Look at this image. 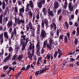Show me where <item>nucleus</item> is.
<instances>
[{
    "label": "nucleus",
    "mask_w": 79,
    "mask_h": 79,
    "mask_svg": "<svg viewBox=\"0 0 79 79\" xmlns=\"http://www.w3.org/2000/svg\"><path fill=\"white\" fill-rule=\"evenodd\" d=\"M37 44L36 45V53L38 56L40 55V50L41 48V47L40 46V42H39V40L37 38Z\"/></svg>",
    "instance_id": "nucleus-1"
},
{
    "label": "nucleus",
    "mask_w": 79,
    "mask_h": 79,
    "mask_svg": "<svg viewBox=\"0 0 79 79\" xmlns=\"http://www.w3.org/2000/svg\"><path fill=\"white\" fill-rule=\"evenodd\" d=\"M28 39H29V38H27L25 42V40L20 41V44L21 45H23L22 49L23 51H24V50L26 49V45L27 44V43H28V40H29Z\"/></svg>",
    "instance_id": "nucleus-2"
},
{
    "label": "nucleus",
    "mask_w": 79,
    "mask_h": 79,
    "mask_svg": "<svg viewBox=\"0 0 79 79\" xmlns=\"http://www.w3.org/2000/svg\"><path fill=\"white\" fill-rule=\"evenodd\" d=\"M49 43H48V44H47V48L48 49H49L50 50H52V44L54 42V41L53 39L52 38H50L49 40Z\"/></svg>",
    "instance_id": "nucleus-3"
},
{
    "label": "nucleus",
    "mask_w": 79,
    "mask_h": 79,
    "mask_svg": "<svg viewBox=\"0 0 79 79\" xmlns=\"http://www.w3.org/2000/svg\"><path fill=\"white\" fill-rule=\"evenodd\" d=\"M45 3V0H41L40 1V2L39 1L37 3V6H38V8L40 9V8H42V5L43 4L44 5Z\"/></svg>",
    "instance_id": "nucleus-4"
},
{
    "label": "nucleus",
    "mask_w": 79,
    "mask_h": 79,
    "mask_svg": "<svg viewBox=\"0 0 79 79\" xmlns=\"http://www.w3.org/2000/svg\"><path fill=\"white\" fill-rule=\"evenodd\" d=\"M44 22L43 21H42L41 23V27L42 28H44V26H45V24L47 28L48 27V21L47 19L44 20Z\"/></svg>",
    "instance_id": "nucleus-5"
},
{
    "label": "nucleus",
    "mask_w": 79,
    "mask_h": 79,
    "mask_svg": "<svg viewBox=\"0 0 79 79\" xmlns=\"http://www.w3.org/2000/svg\"><path fill=\"white\" fill-rule=\"evenodd\" d=\"M40 36L42 39H44L45 37H47V33L44 29H42L41 30Z\"/></svg>",
    "instance_id": "nucleus-6"
},
{
    "label": "nucleus",
    "mask_w": 79,
    "mask_h": 79,
    "mask_svg": "<svg viewBox=\"0 0 79 79\" xmlns=\"http://www.w3.org/2000/svg\"><path fill=\"white\" fill-rule=\"evenodd\" d=\"M29 44L30 46L29 47V49L30 50H32V52L33 53V52H34V50L35 49V46H34V44L33 43L32 45V42H31V41L29 42Z\"/></svg>",
    "instance_id": "nucleus-7"
},
{
    "label": "nucleus",
    "mask_w": 79,
    "mask_h": 79,
    "mask_svg": "<svg viewBox=\"0 0 79 79\" xmlns=\"http://www.w3.org/2000/svg\"><path fill=\"white\" fill-rule=\"evenodd\" d=\"M28 25L29 26H28V25L26 26V28L27 29V31H28L29 30V28L30 29L31 31H32V23H31V22H29Z\"/></svg>",
    "instance_id": "nucleus-8"
},
{
    "label": "nucleus",
    "mask_w": 79,
    "mask_h": 79,
    "mask_svg": "<svg viewBox=\"0 0 79 79\" xmlns=\"http://www.w3.org/2000/svg\"><path fill=\"white\" fill-rule=\"evenodd\" d=\"M34 55V52H32V54L31 53L30 51H28V58L30 60H32V56Z\"/></svg>",
    "instance_id": "nucleus-9"
},
{
    "label": "nucleus",
    "mask_w": 79,
    "mask_h": 79,
    "mask_svg": "<svg viewBox=\"0 0 79 79\" xmlns=\"http://www.w3.org/2000/svg\"><path fill=\"white\" fill-rule=\"evenodd\" d=\"M20 34L22 35L21 36V38H23V39H21L20 41L26 40V36L24 35V32L23 31H21L20 32Z\"/></svg>",
    "instance_id": "nucleus-10"
},
{
    "label": "nucleus",
    "mask_w": 79,
    "mask_h": 79,
    "mask_svg": "<svg viewBox=\"0 0 79 79\" xmlns=\"http://www.w3.org/2000/svg\"><path fill=\"white\" fill-rule=\"evenodd\" d=\"M13 31H12L11 33V39H12L13 37V36H14V34L15 36L17 34V32H16V28H15L14 29Z\"/></svg>",
    "instance_id": "nucleus-11"
},
{
    "label": "nucleus",
    "mask_w": 79,
    "mask_h": 79,
    "mask_svg": "<svg viewBox=\"0 0 79 79\" xmlns=\"http://www.w3.org/2000/svg\"><path fill=\"white\" fill-rule=\"evenodd\" d=\"M50 27L51 28V30L52 29H53L54 30H56V24H55V23L53 22L52 23L51 25H50ZM54 27V28H53Z\"/></svg>",
    "instance_id": "nucleus-12"
},
{
    "label": "nucleus",
    "mask_w": 79,
    "mask_h": 79,
    "mask_svg": "<svg viewBox=\"0 0 79 79\" xmlns=\"http://www.w3.org/2000/svg\"><path fill=\"white\" fill-rule=\"evenodd\" d=\"M7 25L8 28L12 27V26H13V21L12 20H10L8 21Z\"/></svg>",
    "instance_id": "nucleus-13"
},
{
    "label": "nucleus",
    "mask_w": 79,
    "mask_h": 79,
    "mask_svg": "<svg viewBox=\"0 0 79 79\" xmlns=\"http://www.w3.org/2000/svg\"><path fill=\"white\" fill-rule=\"evenodd\" d=\"M68 8L70 11H73V6H72V2L69 3Z\"/></svg>",
    "instance_id": "nucleus-14"
},
{
    "label": "nucleus",
    "mask_w": 79,
    "mask_h": 79,
    "mask_svg": "<svg viewBox=\"0 0 79 79\" xmlns=\"http://www.w3.org/2000/svg\"><path fill=\"white\" fill-rule=\"evenodd\" d=\"M21 23H22L23 24L24 23V21L22 20H20V19L19 18L17 20V24L19 25H20Z\"/></svg>",
    "instance_id": "nucleus-15"
},
{
    "label": "nucleus",
    "mask_w": 79,
    "mask_h": 79,
    "mask_svg": "<svg viewBox=\"0 0 79 79\" xmlns=\"http://www.w3.org/2000/svg\"><path fill=\"white\" fill-rule=\"evenodd\" d=\"M42 57H40L38 58L37 61V66H39V64H40V62H41V60H42Z\"/></svg>",
    "instance_id": "nucleus-16"
},
{
    "label": "nucleus",
    "mask_w": 79,
    "mask_h": 79,
    "mask_svg": "<svg viewBox=\"0 0 79 79\" xmlns=\"http://www.w3.org/2000/svg\"><path fill=\"white\" fill-rule=\"evenodd\" d=\"M3 19V14H1L0 16V23L1 24H2V26L5 25V22H3L2 23V21Z\"/></svg>",
    "instance_id": "nucleus-17"
},
{
    "label": "nucleus",
    "mask_w": 79,
    "mask_h": 79,
    "mask_svg": "<svg viewBox=\"0 0 79 79\" xmlns=\"http://www.w3.org/2000/svg\"><path fill=\"white\" fill-rule=\"evenodd\" d=\"M4 38L6 39H9V35L8 34V32H5L4 33Z\"/></svg>",
    "instance_id": "nucleus-18"
},
{
    "label": "nucleus",
    "mask_w": 79,
    "mask_h": 79,
    "mask_svg": "<svg viewBox=\"0 0 79 79\" xmlns=\"http://www.w3.org/2000/svg\"><path fill=\"white\" fill-rule=\"evenodd\" d=\"M0 40H1V44L2 45L3 42V33H2L0 35Z\"/></svg>",
    "instance_id": "nucleus-19"
},
{
    "label": "nucleus",
    "mask_w": 79,
    "mask_h": 79,
    "mask_svg": "<svg viewBox=\"0 0 79 79\" xmlns=\"http://www.w3.org/2000/svg\"><path fill=\"white\" fill-rule=\"evenodd\" d=\"M59 7V4L58 2H56L54 3V8L55 9H57Z\"/></svg>",
    "instance_id": "nucleus-20"
},
{
    "label": "nucleus",
    "mask_w": 79,
    "mask_h": 79,
    "mask_svg": "<svg viewBox=\"0 0 79 79\" xmlns=\"http://www.w3.org/2000/svg\"><path fill=\"white\" fill-rule=\"evenodd\" d=\"M5 7H6V4L5 1H3L2 3V8L3 10H4L5 9Z\"/></svg>",
    "instance_id": "nucleus-21"
},
{
    "label": "nucleus",
    "mask_w": 79,
    "mask_h": 79,
    "mask_svg": "<svg viewBox=\"0 0 79 79\" xmlns=\"http://www.w3.org/2000/svg\"><path fill=\"white\" fill-rule=\"evenodd\" d=\"M23 58V55H20L17 58V59L19 61H21Z\"/></svg>",
    "instance_id": "nucleus-22"
},
{
    "label": "nucleus",
    "mask_w": 79,
    "mask_h": 79,
    "mask_svg": "<svg viewBox=\"0 0 79 79\" xmlns=\"http://www.w3.org/2000/svg\"><path fill=\"white\" fill-rule=\"evenodd\" d=\"M30 6L31 9H33V6H34V4H33V2L31 1H30L29 2Z\"/></svg>",
    "instance_id": "nucleus-23"
},
{
    "label": "nucleus",
    "mask_w": 79,
    "mask_h": 79,
    "mask_svg": "<svg viewBox=\"0 0 79 79\" xmlns=\"http://www.w3.org/2000/svg\"><path fill=\"white\" fill-rule=\"evenodd\" d=\"M42 11L44 14V15H47V10H46V8H45L44 7L43 8Z\"/></svg>",
    "instance_id": "nucleus-24"
},
{
    "label": "nucleus",
    "mask_w": 79,
    "mask_h": 79,
    "mask_svg": "<svg viewBox=\"0 0 79 79\" xmlns=\"http://www.w3.org/2000/svg\"><path fill=\"white\" fill-rule=\"evenodd\" d=\"M29 11V4H27L26 8L25 11Z\"/></svg>",
    "instance_id": "nucleus-25"
},
{
    "label": "nucleus",
    "mask_w": 79,
    "mask_h": 79,
    "mask_svg": "<svg viewBox=\"0 0 79 79\" xmlns=\"http://www.w3.org/2000/svg\"><path fill=\"white\" fill-rule=\"evenodd\" d=\"M65 2H64V8L65 10H66V8H67V5H68V2H67V0H65Z\"/></svg>",
    "instance_id": "nucleus-26"
},
{
    "label": "nucleus",
    "mask_w": 79,
    "mask_h": 79,
    "mask_svg": "<svg viewBox=\"0 0 79 79\" xmlns=\"http://www.w3.org/2000/svg\"><path fill=\"white\" fill-rule=\"evenodd\" d=\"M8 19H9V17H6L5 19H3V22H4L5 23H6V22L8 21Z\"/></svg>",
    "instance_id": "nucleus-27"
},
{
    "label": "nucleus",
    "mask_w": 79,
    "mask_h": 79,
    "mask_svg": "<svg viewBox=\"0 0 79 79\" xmlns=\"http://www.w3.org/2000/svg\"><path fill=\"white\" fill-rule=\"evenodd\" d=\"M19 49V46L18 45H16L15 46V52H18Z\"/></svg>",
    "instance_id": "nucleus-28"
},
{
    "label": "nucleus",
    "mask_w": 79,
    "mask_h": 79,
    "mask_svg": "<svg viewBox=\"0 0 79 79\" xmlns=\"http://www.w3.org/2000/svg\"><path fill=\"white\" fill-rule=\"evenodd\" d=\"M49 14L51 16H52V17H53V16H54V14H53V11H52L49 12Z\"/></svg>",
    "instance_id": "nucleus-29"
},
{
    "label": "nucleus",
    "mask_w": 79,
    "mask_h": 79,
    "mask_svg": "<svg viewBox=\"0 0 79 79\" xmlns=\"http://www.w3.org/2000/svg\"><path fill=\"white\" fill-rule=\"evenodd\" d=\"M64 36L62 35H61L59 37V42H60L61 41V40H63V39Z\"/></svg>",
    "instance_id": "nucleus-30"
},
{
    "label": "nucleus",
    "mask_w": 79,
    "mask_h": 79,
    "mask_svg": "<svg viewBox=\"0 0 79 79\" xmlns=\"http://www.w3.org/2000/svg\"><path fill=\"white\" fill-rule=\"evenodd\" d=\"M20 12H22L23 13L24 12V7H23L22 8L19 9Z\"/></svg>",
    "instance_id": "nucleus-31"
},
{
    "label": "nucleus",
    "mask_w": 79,
    "mask_h": 79,
    "mask_svg": "<svg viewBox=\"0 0 79 79\" xmlns=\"http://www.w3.org/2000/svg\"><path fill=\"white\" fill-rule=\"evenodd\" d=\"M11 57V54L9 53L8 56H7L6 58V59L7 60H8Z\"/></svg>",
    "instance_id": "nucleus-32"
},
{
    "label": "nucleus",
    "mask_w": 79,
    "mask_h": 79,
    "mask_svg": "<svg viewBox=\"0 0 79 79\" xmlns=\"http://www.w3.org/2000/svg\"><path fill=\"white\" fill-rule=\"evenodd\" d=\"M64 41L66 43L68 42V37L66 35L64 36Z\"/></svg>",
    "instance_id": "nucleus-33"
},
{
    "label": "nucleus",
    "mask_w": 79,
    "mask_h": 79,
    "mask_svg": "<svg viewBox=\"0 0 79 79\" xmlns=\"http://www.w3.org/2000/svg\"><path fill=\"white\" fill-rule=\"evenodd\" d=\"M74 44L75 45H77V43H78V40H77V38H75L74 41Z\"/></svg>",
    "instance_id": "nucleus-34"
},
{
    "label": "nucleus",
    "mask_w": 79,
    "mask_h": 79,
    "mask_svg": "<svg viewBox=\"0 0 79 79\" xmlns=\"http://www.w3.org/2000/svg\"><path fill=\"white\" fill-rule=\"evenodd\" d=\"M35 74V76H38V75H39V74H40V72H39V71L38 70V71H36Z\"/></svg>",
    "instance_id": "nucleus-35"
},
{
    "label": "nucleus",
    "mask_w": 79,
    "mask_h": 79,
    "mask_svg": "<svg viewBox=\"0 0 79 79\" xmlns=\"http://www.w3.org/2000/svg\"><path fill=\"white\" fill-rule=\"evenodd\" d=\"M8 68V66L7 65H6L3 67V69L5 71V70H6Z\"/></svg>",
    "instance_id": "nucleus-36"
},
{
    "label": "nucleus",
    "mask_w": 79,
    "mask_h": 79,
    "mask_svg": "<svg viewBox=\"0 0 79 79\" xmlns=\"http://www.w3.org/2000/svg\"><path fill=\"white\" fill-rule=\"evenodd\" d=\"M57 55L58 51H56L55 52V54L53 56L55 58H56Z\"/></svg>",
    "instance_id": "nucleus-37"
},
{
    "label": "nucleus",
    "mask_w": 79,
    "mask_h": 79,
    "mask_svg": "<svg viewBox=\"0 0 79 79\" xmlns=\"http://www.w3.org/2000/svg\"><path fill=\"white\" fill-rule=\"evenodd\" d=\"M33 15V14L31 11V10H30L29 11V16H32Z\"/></svg>",
    "instance_id": "nucleus-38"
},
{
    "label": "nucleus",
    "mask_w": 79,
    "mask_h": 79,
    "mask_svg": "<svg viewBox=\"0 0 79 79\" xmlns=\"http://www.w3.org/2000/svg\"><path fill=\"white\" fill-rule=\"evenodd\" d=\"M46 70H47V68L44 69L43 70L40 71V73L42 74V73H44V72Z\"/></svg>",
    "instance_id": "nucleus-39"
},
{
    "label": "nucleus",
    "mask_w": 79,
    "mask_h": 79,
    "mask_svg": "<svg viewBox=\"0 0 79 79\" xmlns=\"http://www.w3.org/2000/svg\"><path fill=\"white\" fill-rule=\"evenodd\" d=\"M15 13H18V7H15Z\"/></svg>",
    "instance_id": "nucleus-40"
},
{
    "label": "nucleus",
    "mask_w": 79,
    "mask_h": 79,
    "mask_svg": "<svg viewBox=\"0 0 79 79\" xmlns=\"http://www.w3.org/2000/svg\"><path fill=\"white\" fill-rule=\"evenodd\" d=\"M30 67H31V65H30L29 64L27 66V67L26 69L25 70V71H27V70H28L29 68H30Z\"/></svg>",
    "instance_id": "nucleus-41"
},
{
    "label": "nucleus",
    "mask_w": 79,
    "mask_h": 79,
    "mask_svg": "<svg viewBox=\"0 0 79 79\" xmlns=\"http://www.w3.org/2000/svg\"><path fill=\"white\" fill-rule=\"evenodd\" d=\"M50 35H51V36L52 37H53V35H54V32L53 31H50Z\"/></svg>",
    "instance_id": "nucleus-42"
},
{
    "label": "nucleus",
    "mask_w": 79,
    "mask_h": 79,
    "mask_svg": "<svg viewBox=\"0 0 79 79\" xmlns=\"http://www.w3.org/2000/svg\"><path fill=\"white\" fill-rule=\"evenodd\" d=\"M65 24L67 29H68V26H69V25L68 24V22H67V21H66L65 22Z\"/></svg>",
    "instance_id": "nucleus-43"
},
{
    "label": "nucleus",
    "mask_w": 79,
    "mask_h": 79,
    "mask_svg": "<svg viewBox=\"0 0 79 79\" xmlns=\"http://www.w3.org/2000/svg\"><path fill=\"white\" fill-rule=\"evenodd\" d=\"M23 13H22V12H20L19 13V16H21V18H23Z\"/></svg>",
    "instance_id": "nucleus-44"
},
{
    "label": "nucleus",
    "mask_w": 79,
    "mask_h": 79,
    "mask_svg": "<svg viewBox=\"0 0 79 79\" xmlns=\"http://www.w3.org/2000/svg\"><path fill=\"white\" fill-rule=\"evenodd\" d=\"M9 51V52H13V48H12V47H10L8 49Z\"/></svg>",
    "instance_id": "nucleus-45"
},
{
    "label": "nucleus",
    "mask_w": 79,
    "mask_h": 79,
    "mask_svg": "<svg viewBox=\"0 0 79 79\" xmlns=\"http://www.w3.org/2000/svg\"><path fill=\"white\" fill-rule=\"evenodd\" d=\"M43 44H44L45 45H47V40H46L45 41H44Z\"/></svg>",
    "instance_id": "nucleus-46"
},
{
    "label": "nucleus",
    "mask_w": 79,
    "mask_h": 79,
    "mask_svg": "<svg viewBox=\"0 0 79 79\" xmlns=\"http://www.w3.org/2000/svg\"><path fill=\"white\" fill-rule=\"evenodd\" d=\"M62 15H60L59 18V21H61V19H62Z\"/></svg>",
    "instance_id": "nucleus-47"
},
{
    "label": "nucleus",
    "mask_w": 79,
    "mask_h": 79,
    "mask_svg": "<svg viewBox=\"0 0 79 79\" xmlns=\"http://www.w3.org/2000/svg\"><path fill=\"white\" fill-rule=\"evenodd\" d=\"M41 54H43L45 52V50L43 48H42V49L41 50Z\"/></svg>",
    "instance_id": "nucleus-48"
},
{
    "label": "nucleus",
    "mask_w": 79,
    "mask_h": 79,
    "mask_svg": "<svg viewBox=\"0 0 79 79\" xmlns=\"http://www.w3.org/2000/svg\"><path fill=\"white\" fill-rule=\"evenodd\" d=\"M57 52H58V53H59V54L63 53L61 52V50H60V49H59L58 50Z\"/></svg>",
    "instance_id": "nucleus-49"
},
{
    "label": "nucleus",
    "mask_w": 79,
    "mask_h": 79,
    "mask_svg": "<svg viewBox=\"0 0 79 79\" xmlns=\"http://www.w3.org/2000/svg\"><path fill=\"white\" fill-rule=\"evenodd\" d=\"M61 9L59 10L58 11L57 15H59L60 14V13H61Z\"/></svg>",
    "instance_id": "nucleus-50"
},
{
    "label": "nucleus",
    "mask_w": 79,
    "mask_h": 79,
    "mask_svg": "<svg viewBox=\"0 0 79 79\" xmlns=\"http://www.w3.org/2000/svg\"><path fill=\"white\" fill-rule=\"evenodd\" d=\"M16 55H15L13 56L12 58V60H15V58H16Z\"/></svg>",
    "instance_id": "nucleus-51"
},
{
    "label": "nucleus",
    "mask_w": 79,
    "mask_h": 79,
    "mask_svg": "<svg viewBox=\"0 0 79 79\" xmlns=\"http://www.w3.org/2000/svg\"><path fill=\"white\" fill-rule=\"evenodd\" d=\"M59 34H60V31H59V29H58L57 31V35L58 37H59Z\"/></svg>",
    "instance_id": "nucleus-52"
},
{
    "label": "nucleus",
    "mask_w": 79,
    "mask_h": 79,
    "mask_svg": "<svg viewBox=\"0 0 79 79\" xmlns=\"http://www.w3.org/2000/svg\"><path fill=\"white\" fill-rule=\"evenodd\" d=\"M36 33L37 34H40V29H37Z\"/></svg>",
    "instance_id": "nucleus-53"
},
{
    "label": "nucleus",
    "mask_w": 79,
    "mask_h": 79,
    "mask_svg": "<svg viewBox=\"0 0 79 79\" xmlns=\"http://www.w3.org/2000/svg\"><path fill=\"white\" fill-rule=\"evenodd\" d=\"M78 12L79 10H78V9H76L75 11V15H77Z\"/></svg>",
    "instance_id": "nucleus-54"
},
{
    "label": "nucleus",
    "mask_w": 79,
    "mask_h": 79,
    "mask_svg": "<svg viewBox=\"0 0 79 79\" xmlns=\"http://www.w3.org/2000/svg\"><path fill=\"white\" fill-rule=\"evenodd\" d=\"M39 18H40L39 13H38V14L36 16V19H39Z\"/></svg>",
    "instance_id": "nucleus-55"
},
{
    "label": "nucleus",
    "mask_w": 79,
    "mask_h": 79,
    "mask_svg": "<svg viewBox=\"0 0 79 79\" xmlns=\"http://www.w3.org/2000/svg\"><path fill=\"white\" fill-rule=\"evenodd\" d=\"M47 58L48 60H50V56H49V55H47Z\"/></svg>",
    "instance_id": "nucleus-56"
},
{
    "label": "nucleus",
    "mask_w": 79,
    "mask_h": 79,
    "mask_svg": "<svg viewBox=\"0 0 79 79\" xmlns=\"http://www.w3.org/2000/svg\"><path fill=\"white\" fill-rule=\"evenodd\" d=\"M74 25L75 26H76V27H78L79 26V25L78 24V23L77 22H75V23Z\"/></svg>",
    "instance_id": "nucleus-57"
},
{
    "label": "nucleus",
    "mask_w": 79,
    "mask_h": 79,
    "mask_svg": "<svg viewBox=\"0 0 79 79\" xmlns=\"http://www.w3.org/2000/svg\"><path fill=\"white\" fill-rule=\"evenodd\" d=\"M18 4L19 6H20L22 4V2L21 1H18Z\"/></svg>",
    "instance_id": "nucleus-58"
},
{
    "label": "nucleus",
    "mask_w": 79,
    "mask_h": 79,
    "mask_svg": "<svg viewBox=\"0 0 79 79\" xmlns=\"http://www.w3.org/2000/svg\"><path fill=\"white\" fill-rule=\"evenodd\" d=\"M59 55L58 56V57L59 58H61V55H63V54L62 53H61V54H59Z\"/></svg>",
    "instance_id": "nucleus-59"
},
{
    "label": "nucleus",
    "mask_w": 79,
    "mask_h": 79,
    "mask_svg": "<svg viewBox=\"0 0 79 79\" xmlns=\"http://www.w3.org/2000/svg\"><path fill=\"white\" fill-rule=\"evenodd\" d=\"M13 31L12 28L11 27H10V29L9 30V31L10 33H11V31Z\"/></svg>",
    "instance_id": "nucleus-60"
},
{
    "label": "nucleus",
    "mask_w": 79,
    "mask_h": 79,
    "mask_svg": "<svg viewBox=\"0 0 79 79\" xmlns=\"http://www.w3.org/2000/svg\"><path fill=\"white\" fill-rule=\"evenodd\" d=\"M66 35L68 37H70V33H67Z\"/></svg>",
    "instance_id": "nucleus-61"
},
{
    "label": "nucleus",
    "mask_w": 79,
    "mask_h": 79,
    "mask_svg": "<svg viewBox=\"0 0 79 79\" xmlns=\"http://www.w3.org/2000/svg\"><path fill=\"white\" fill-rule=\"evenodd\" d=\"M70 59L71 61L73 62V61H75V59H74L70 58Z\"/></svg>",
    "instance_id": "nucleus-62"
},
{
    "label": "nucleus",
    "mask_w": 79,
    "mask_h": 79,
    "mask_svg": "<svg viewBox=\"0 0 79 79\" xmlns=\"http://www.w3.org/2000/svg\"><path fill=\"white\" fill-rule=\"evenodd\" d=\"M15 23H17V21H18V19H17L16 17H15Z\"/></svg>",
    "instance_id": "nucleus-63"
},
{
    "label": "nucleus",
    "mask_w": 79,
    "mask_h": 79,
    "mask_svg": "<svg viewBox=\"0 0 79 79\" xmlns=\"http://www.w3.org/2000/svg\"><path fill=\"white\" fill-rule=\"evenodd\" d=\"M72 68L73 69H76V65H73Z\"/></svg>",
    "instance_id": "nucleus-64"
}]
</instances>
